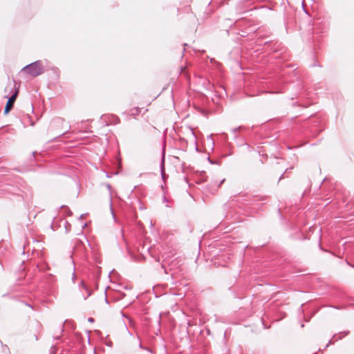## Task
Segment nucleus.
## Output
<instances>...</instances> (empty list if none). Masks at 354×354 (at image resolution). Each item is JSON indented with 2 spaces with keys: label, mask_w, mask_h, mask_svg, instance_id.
<instances>
[{
  "label": "nucleus",
  "mask_w": 354,
  "mask_h": 354,
  "mask_svg": "<svg viewBox=\"0 0 354 354\" xmlns=\"http://www.w3.org/2000/svg\"><path fill=\"white\" fill-rule=\"evenodd\" d=\"M22 71L32 77H37L43 73L44 69L41 62L37 61L24 67Z\"/></svg>",
  "instance_id": "f257e3e1"
},
{
  "label": "nucleus",
  "mask_w": 354,
  "mask_h": 354,
  "mask_svg": "<svg viewBox=\"0 0 354 354\" xmlns=\"http://www.w3.org/2000/svg\"><path fill=\"white\" fill-rule=\"evenodd\" d=\"M19 87H15L14 93L11 95L10 97L8 98V100L6 104L5 109H4V113L7 114L9 113V111L12 109L14 103L17 97V95L19 94Z\"/></svg>",
  "instance_id": "f03ea898"
},
{
  "label": "nucleus",
  "mask_w": 354,
  "mask_h": 354,
  "mask_svg": "<svg viewBox=\"0 0 354 354\" xmlns=\"http://www.w3.org/2000/svg\"><path fill=\"white\" fill-rule=\"evenodd\" d=\"M140 113V109L139 107L138 106H134V107H132L131 109H130L129 110V114L133 116V117H136V115H139Z\"/></svg>",
  "instance_id": "7ed1b4c3"
},
{
  "label": "nucleus",
  "mask_w": 354,
  "mask_h": 354,
  "mask_svg": "<svg viewBox=\"0 0 354 354\" xmlns=\"http://www.w3.org/2000/svg\"><path fill=\"white\" fill-rule=\"evenodd\" d=\"M82 286L84 288L86 289V286L84 283H82Z\"/></svg>",
  "instance_id": "20e7f679"
}]
</instances>
